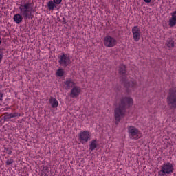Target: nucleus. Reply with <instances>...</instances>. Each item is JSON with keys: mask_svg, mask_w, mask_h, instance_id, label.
Segmentation results:
<instances>
[{"mask_svg": "<svg viewBox=\"0 0 176 176\" xmlns=\"http://www.w3.org/2000/svg\"><path fill=\"white\" fill-rule=\"evenodd\" d=\"M20 14H16L14 16V21L17 24H20L24 20H28L32 16L34 10V2L29 1L21 4L19 7Z\"/></svg>", "mask_w": 176, "mask_h": 176, "instance_id": "f257e3e1", "label": "nucleus"}, {"mask_svg": "<svg viewBox=\"0 0 176 176\" xmlns=\"http://www.w3.org/2000/svg\"><path fill=\"white\" fill-rule=\"evenodd\" d=\"M133 105V98L129 97L122 98L118 104L114 109L115 124H119L122 118H124L127 108Z\"/></svg>", "mask_w": 176, "mask_h": 176, "instance_id": "f03ea898", "label": "nucleus"}, {"mask_svg": "<svg viewBox=\"0 0 176 176\" xmlns=\"http://www.w3.org/2000/svg\"><path fill=\"white\" fill-rule=\"evenodd\" d=\"M168 106L171 109L176 108V88H170L166 98Z\"/></svg>", "mask_w": 176, "mask_h": 176, "instance_id": "7ed1b4c3", "label": "nucleus"}, {"mask_svg": "<svg viewBox=\"0 0 176 176\" xmlns=\"http://www.w3.org/2000/svg\"><path fill=\"white\" fill-rule=\"evenodd\" d=\"M174 173L173 164L168 162L161 166V170L158 172V176H168Z\"/></svg>", "mask_w": 176, "mask_h": 176, "instance_id": "20e7f679", "label": "nucleus"}, {"mask_svg": "<svg viewBox=\"0 0 176 176\" xmlns=\"http://www.w3.org/2000/svg\"><path fill=\"white\" fill-rule=\"evenodd\" d=\"M58 63L62 67H68L71 64V59L68 55L63 54L58 56Z\"/></svg>", "mask_w": 176, "mask_h": 176, "instance_id": "39448f33", "label": "nucleus"}, {"mask_svg": "<svg viewBox=\"0 0 176 176\" xmlns=\"http://www.w3.org/2000/svg\"><path fill=\"white\" fill-rule=\"evenodd\" d=\"M116 39L111 36H107L104 38V45L106 47H113V46H116Z\"/></svg>", "mask_w": 176, "mask_h": 176, "instance_id": "423d86ee", "label": "nucleus"}, {"mask_svg": "<svg viewBox=\"0 0 176 176\" xmlns=\"http://www.w3.org/2000/svg\"><path fill=\"white\" fill-rule=\"evenodd\" d=\"M89 138H90V133L89 131H82L79 134V140L81 144H87L89 142Z\"/></svg>", "mask_w": 176, "mask_h": 176, "instance_id": "0eeeda50", "label": "nucleus"}, {"mask_svg": "<svg viewBox=\"0 0 176 176\" xmlns=\"http://www.w3.org/2000/svg\"><path fill=\"white\" fill-rule=\"evenodd\" d=\"M132 34H133V38L135 41V42H138L140 39H141V30L138 26H134L132 28Z\"/></svg>", "mask_w": 176, "mask_h": 176, "instance_id": "6e6552de", "label": "nucleus"}, {"mask_svg": "<svg viewBox=\"0 0 176 176\" xmlns=\"http://www.w3.org/2000/svg\"><path fill=\"white\" fill-rule=\"evenodd\" d=\"M128 130L131 138H133V140H138V134H140L138 129L134 126H129Z\"/></svg>", "mask_w": 176, "mask_h": 176, "instance_id": "1a4fd4ad", "label": "nucleus"}, {"mask_svg": "<svg viewBox=\"0 0 176 176\" xmlns=\"http://www.w3.org/2000/svg\"><path fill=\"white\" fill-rule=\"evenodd\" d=\"M80 91H81L80 87L78 86H74L70 92V96L71 97H72V98L75 97H78L79 94H80Z\"/></svg>", "mask_w": 176, "mask_h": 176, "instance_id": "9d476101", "label": "nucleus"}, {"mask_svg": "<svg viewBox=\"0 0 176 176\" xmlns=\"http://www.w3.org/2000/svg\"><path fill=\"white\" fill-rule=\"evenodd\" d=\"M65 88L66 90H69L70 89H72L76 83L75 81H74L72 79L69 78L67 79L65 82Z\"/></svg>", "mask_w": 176, "mask_h": 176, "instance_id": "9b49d317", "label": "nucleus"}, {"mask_svg": "<svg viewBox=\"0 0 176 176\" xmlns=\"http://www.w3.org/2000/svg\"><path fill=\"white\" fill-rule=\"evenodd\" d=\"M122 82L126 89H130V87H134L135 86V82L133 81H128L126 78H122Z\"/></svg>", "mask_w": 176, "mask_h": 176, "instance_id": "f8f14e48", "label": "nucleus"}, {"mask_svg": "<svg viewBox=\"0 0 176 176\" xmlns=\"http://www.w3.org/2000/svg\"><path fill=\"white\" fill-rule=\"evenodd\" d=\"M171 19L169 20L170 27H174L176 25V11L171 13Z\"/></svg>", "mask_w": 176, "mask_h": 176, "instance_id": "ddd939ff", "label": "nucleus"}, {"mask_svg": "<svg viewBox=\"0 0 176 176\" xmlns=\"http://www.w3.org/2000/svg\"><path fill=\"white\" fill-rule=\"evenodd\" d=\"M118 72L120 75H125L127 72V67L125 65L122 64L119 66Z\"/></svg>", "mask_w": 176, "mask_h": 176, "instance_id": "4468645a", "label": "nucleus"}, {"mask_svg": "<svg viewBox=\"0 0 176 176\" xmlns=\"http://www.w3.org/2000/svg\"><path fill=\"white\" fill-rule=\"evenodd\" d=\"M50 104H51L52 108H57L58 107V101L53 97L50 98Z\"/></svg>", "mask_w": 176, "mask_h": 176, "instance_id": "2eb2a0df", "label": "nucleus"}, {"mask_svg": "<svg viewBox=\"0 0 176 176\" xmlns=\"http://www.w3.org/2000/svg\"><path fill=\"white\" fill-rule=\"evenodd\" d=\"M47 6L50 10H54V8H56V3L53 2V1H50Z\"/></svg>", "mask_w": 176, "mask_h": 176, "instance_id": "dca6fc26", "label": "nucleus"}, {"mask_svg": "<svg viewBox=\"0 0 176 176\" xmlns=\"http://www.w3.org/2000/svg\"><path fill=\"white\" fill-rule=\"evenodd\" d=\"M89 148H90L91 151H94V149H96V148H97V140H94L91 141Z\"/></svg>", "mask_w": 176, "mask_h": 176, "instance_id": "f3484780", "label": "nucleus"}, {"mask_svg": "<svg viewBox=\"0 0 176 176\" xmlns=\"http://www.w3.org/2000/svg\"><path fill=\"white\" fill-rule=\"evenodd\" d=\"M166 45L169 48L174 47V41H173L171 38H169L166 41Z\"/></svg>", "mask_w": 176, "mask_h": 176, "instance_id": "a211bd4d", "label": "nucleus"}, {"mask_svg": "<svg viewBox=\"0 0 176 176\" xmlns=\"http://www.w3.org/2000/svg\"><path fill=\"white\" fill-rule=\"evenodd\" d=\"M5 115L6 116L3 117V120H5V122H9L10 119H12L10 113L8 114V113H6Z\"/></svg>", "mask_w": 176, "mask_h": 176, "instance_id": "6ab92c4d", "label": "nucleus"}, {"mask_svg": "<svg viewBox=\"0 0 176 176\" xmlns=\"http://www.w3.org/2000/svg\"><path fill=\"white\" fill-rule=\"evenodd\" d=\"M57 76H64V70L63 69H59L56 72Z\"/></svg>", "mask_w": 176, "mask_h": 176, "instance_id": "aec40b11", "label": "nucleus"}, {"mask_svg": "<svg viewBox=\"0 0 176 176\" xmlns=\"http://www.w3.org/2000/svg\"><path fill=\"white\" fill-rule=\"evenodd\" d=\"M10 116H11V118H17V116H21V115L19 113H10Z\"/></svg>", "mask_w": 176, "mask_h": 176, "instance_id": "412c9836", "label": "nucleus"}, {"mask_svg": "<svg viewBox=\"0 0 176 176\" xmlns=\"http://www.w3.org/2000/svg\"><path fill=\"white\" fill-rule=\"evenodd\" d=\"M13 163H14V160H8L7 161H6V164H7V166H10V164H13Z\"/></svg>", "mask_w": 176, "mask_h": 176, "instance_id": "4be33fe9", "label": "nucleus"}, {"mask_svg": "<svg viewBox=\"0 0 176 176\" xmlns=\"http://www.w3.org/2000/svg\"><path fill=\"white\" fill-rule=\"evenodd\" d=\"M53 1L56 5H60L63 0H53Z\"/></svg>", "mask_w": 176, "mask_h": 176, "instance_id": "5701e85b", "label": "nucleus"}, {"mask_svg": "<svg viewBox=\"0 0 176 176\" xmlns=\"http://www.w3.org/2000/svg\"><path fill=\"white\" fill-rule=\"evenodd\" d=\"M3 58V54L2 53V50L0 49V63H1Z\"/></svg>", "mask_w": 176, "mask_h": 176, "instance_id": "b1692460", "label": "nucleus"}, {"mask_svg": "<svg viewBox=\"0 0 176 176\" xmlns=\"http://www.w3.org/2000/svg\"><path fill=\"white\" fill-rule=\"evenodd\" d=\"M3 93L0 91V101H3Z\"/></svg>", "mask_w": 176, "mask_h": 176, "instance_id": "393cba45", "label": "nucleus"}, {"mask_svg": "<svg viewBox=\"0 0 176 176\" xmlns=\"http://www.w3.org/2000/svg\"><path fill=\"white\" fill-rule=\"evenodd\" d=\"M6 151L8 152V155H12V150H10V148H8Z\"/></svg>", "mask_w": 176, "mask_h": 176, "instance_id": "a878e982", "label": "nucleus"}, {"mask_svg": "<svg viewBox=\"0 0 176 176\" xmlns=\"http://www.w3.org/2000/svg\"><path fill=\"white\" fill-rule=\"evenodd\" d=\"M146 3H151V2L152 1V0H144Z\"/></svg>", "mask_w": 176, "mask_h": 176, "instance_id": "bb28decb", "label": "nucleus"}, {"mask_svg": "<svg viewBox=\"0 0 176 176\" xmlns=\"http://www.w3.org/2000/svg\"><path fill=\"white\" fill-rule=\"evenodd\" d=\"M63 23L64 24H65V23H67V22H65V18L63 17Z\"/></svg>", "mask_w": 176, "mask_h": 176, "instance_id": "cd10ccee", "label": "nucleus"}, {"mask_svg": "<svg viewBox=\"0 0 176 176\" xmlns=\"http://www.w3.org/2000/svg\"><path fill=\"white\" fill-rule=\"evenodd\" d=\"M2 43V37L0 36V45Z\"/></svg>", "mask_w": 176, "mask_h": 176, "instance_id": "c85d7f7f", "label": "nucleus"}, {"mask_svg": "<svg viewBox=\"0 0 176 176\" xmlns=\"http://www.w3.org/2000/svg\"><path fill=\"white\" fill-rule=\"evenodd\" d=\"M8 108L4 109V111H8Z\"/></svg>", "mask_w": 176, "mask_h": 176, "instance_id": "c756f323", "label": "nucleus"}]
</instances>
